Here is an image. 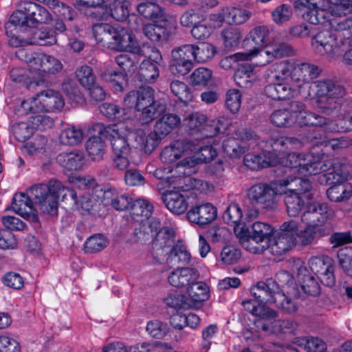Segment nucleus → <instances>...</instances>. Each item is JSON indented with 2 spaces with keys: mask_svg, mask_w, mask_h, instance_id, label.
I'll return each instance as SVG.
<instances>
[{
  "mask_svg": "<svg viewBox=\"0 0 352 352\" xmlns=\"http://www.w3.org/2000/svg\"><path fill=\"white\" fill-rule=\"evenodd\" d=\"M329 15L332 16L352 13V0H336L334 3H329ZM336 23V30L352 32V16Z\"/></svg>",
  "mask_w": 352,
  "mask_h": 352,
  "instance_id": "nucleus-28",
  "label": "nucleus"
},
{
  "mask_svg": "<svg viewBox=\"0 0 352 352\" xmlns=\"http://www.w3.org/2000/svg\"><path fill=\"white\" fill-rule=\"evenodd\" d=\"M161 226L160 221L156 217H148V221H145L139 227H135L134 234L138 239L145 241L148 236L153 232L157 231Z\"/></svg>",
  "mask_w": 352,
  "mask_h": 352,
  "instance_id": "nucleus-47",
  "label": "nucleus"
},
{
  "mask_svg": "<svg viewBox=\"0 0 352 352\" xmlns=\"http://www.w3.org/2000/svg\"><path fill=\"white\" fill-rule=\"evenodd\" d=\"M102 193L106 204H109L117 210H126L131 205L132 199L129 196L125 194L118 195L115 190H107Z\"/></svg>",
  "mask_w": 352,
  "mask_h": 352,
  "instance_id": "nucleus-42",
  "label": "nucleus"
},
{
  "mask_svg": "<svg viewBox=\"0 0 352 352\" xmlns=\"http://www.w3.org/2000/svg\"><path fill=\"white\" fill-rule=\"evenodd\" d=\"M223 44L228 50L237 47L242 39L241 30L236 27H228L221 32Z\"/></svg>",
  "mask_w": 352,
  "mask_h": 352,
  "instance_id": "nucleus-50",
  "label": "nucleus"
},
{
  "mask_svg": "<svg viewBox=\"0 0 352 352\" xmlns=\"http://www.w3.org/2000/svg\"><path fill=\"white\" fill-rule=\"evenodd\" d=\"M334 215V210L327 204L308 202L300 216L303 226L299 223L301 242L314 244L317 238L322 236V229L320 227L325 225Z\"/></svg>",
  "mask_w": 352,
  "mask_h": 352,
  "instance_id": "nucleus-6",
  "label": "nucleus"
},
{
  "mask_svg": "<svg viewBox=\"0 0 352 352\" xmlns=\"http://www.w3.org/2000/svg\"><path fill=\"white\" fill-rule=\"evenodd\" d=\"M30 118L31 123L21 122L12 126V133L19 142H24L30 138L35 129H45L52 127L54 124L53 120L45 115L33 114Z\"/></svg>",
  "mask_w": 352,
  "mask_h": 352,
  "instance_id": "nucleus-18",
  "label": "nucleus"
},
{
  "mask_svg": "<svg viewBox=\"0 0 352 352\" xmlns=\"http://www.w3.org/2000/svg\"><path fill=\"white\" fill-rule=\"evenodd\" d=\"M109 47L118 51H128L138 54L143 50V46L140 47L131 34L123 28H115Z\"/></svg>",
  "mask_w": 352,
  "mask_h": 352,
  "instance_id": "nucleus-24",
  "label": "nucleus"
},
{
  "mask_svg": "<svg viewBox=\"0 0 352 352\" xmlns=\"http://www.w3.org/2000/svg\"><path fill=\"white\" fill-rule=\"evenodd\" d=\"M65 105L63 95L56 89H43L36 97L21 102V114L32 113L43 115L46 112L60 111Z\"/></svg>",
  "mask_w": 352,
  "mask_h": 352,
  "instance_id": "nucleus-11",
  "label": "nucleus"
},
{
  "mask_svg": "<svg viewBox=\"0 0 352 352\" xmlns=\"http://www.w3.org/2000/svg\"><path fill=\"white\" fill-rule=\"evenodd\" d=\"M37 185L30 188L28 190V195L24 192L16 193L12 201V209L18 214L25 219H36V212L39 210L41 212L47 213L42 211L36 203L34 197L31 195L30 190ZM49 214H50L49 213Z\"/></svg>",
  "mask_w": 352,
  "mask_h": 352,
  "instance_id": "nucleus-21",
  "label": "nucleus"
},
{
  "mask_svg": "<svg viewBox=\"0 0 352 352\" xmlns=\"http://www.w3.org/2000/svg\"><path fill=\"white\" fill-rule=\"evenodd\" d=\"M195 142L197 149L191 152L192 155L184 157L182 161L177 164L178 172L182 174H188L195 170H190L195 166L201 162H208L214 159L217 155V151L212 146H200L199 141Z\"/></svg>",
  "mask_w": 352,
  "mask_h": 352,
  "instance_id": "nucleus-20",
  "label": "nucleus"
},
{
  "mask_svg": "<svg viewBox=\"0 0 352 352\" xmlns=\"http://www.w3.org/2000/svg\"><path fill=\"white\" fill-rule=\"evenodd\" d=\"M137 11L144 18L155 23L166 21V18H168L160 6L151 1H146L138 4Z\"/></svg>",
  "mask_w": 352,
  "mask_h": 352,
  "instance_id": "nucleus-33",
  "label": "nucleus"
},
{
  "mask_svg": "<svg viewBox=\"0 0 352 352\" xmlns=\"http://www.w3.org/2000/svg\"><path fill=\"white\" fill-rule=\"evenodd\" d=\"M269 30L266 26H257L252 29L249 33V37L245 41L252 43L253 49L261 50L268 39Z\"/></svg>",
  "mask_w": 352,
  "mask_h": 352,
  "instance_id": "nucleus-56",
  "label": "nucleus"
},
{
  "mask_svg": "<svg viewBox=\"0 0 352 352\" xmlns=\"http://www.w3.org/2000/svg\"><path fill=\"white\" fill-rule=\"evenodd\" d=\"M140 57L144 58L140 65L137 78L142 83L151 84L159 76L158 65L162 59V56L158 50L153 47L143 46V50L139 54Z\"/></svg>",
  "mask_w": 352,
  "mask_h": 352,
  "instance_id": "nucleus-16",
  "label": "nucleus"
},
{
  "mask_svg": "<svg viewBox=\"0 0 352 352\" xmlns=\"http://www.w3.org/2000/svg\"><path fill=\"white\" fill-rule=\"evenodd\" d=\"M329 2L325 0H296L295 7L305 11L304 18L312 24H324L330 22L333 27L335 23L329 19Z\"/></svg>",
  "mask_w": 352,
  "mask_h": 352,
  "instance_id": "nucleus-17",
  "label": "nucleus"
},
{
  "mask_svg": "<svg viewBox=\"0 0 352 352\" xmlns=\"http://www.w3.org/2000/svg\"><path fill=\"white\" fill-rule=\"evenodd\" d=\"M168 258L180 265H188L192 261V257L186 245L181 241L173 245L169 252Z\"/></svg>",
  "mask_w": 352,
  "mask_h": 352,
  "instance_id": "nucleus-44",
  "label": "nucleus"
},
{
  "mask_svg": "<svg viewBox=\"0 0 352 352\" xmlns=\"http://www.w3.org/2000/svg\"><path fill=\"white\" fill-rule=\"evenodd\" d=\"M342 182L343 181L334 183L335 185L327 190V195L331 201L336 202L344 201L352 196V186L349 184H342Z\"/></svg>",
  "mask_w": 352,
  "mask_h": 352,
  "instance_id": "nucleus-43",
  "label": "nucleus"
},
{
  "mask_svg": "<svg viewBox=\"0 0 352 352\" xmlns=\"http://www.w3.org/2000/svg\"><path fill=\"white\" fill-rule=\"evenodd\" d=\"M33 44L40 45H51L56 42V36L52 31L46 29L36 31L30 37Z\"/></svg>",
  "mask_w": 352,
  "mask_h": 352,
  "instance_id": "nucleus-63",
  "label": "nucleus"
},
{
  "mask_svg": "<svg viewBox=\"0 0 352 352\" xmlns=\"http://www.w3.org/2000/svg\"><path fill=\"white\" fill-rule=\"evenodd\" d=\"M155 125V130L162 138L169 134L181 122L180 118L172 113L162 114Z\"/></svg>",
  "mask_w": 352,
  "mask_h": 352,
  "instance_id": "nucleus-41",
  "label": "nucleus"
},
{
  "mask_svg": "<svg viewBox=\"0 0 352 352\" xmlns=\"http://www.w3.org/2000/svg\"><path fill=\"white\" fill-rule=\"evenodd\" d=\"M296 118L300 125L322 126L327 124L325 118L306 111H300Z\"/></svg>",
  "mask_w": 352,
  "mask_h": 352,
  "instance_id": "nucleus-60",
  "label": "nucleus"
},
{
  "mask_svg": "<svg viewBox=\"0 0 352 352\" xmlns=\"http://www.w3.org/2000/svg\"><path fill=\"white\" fill-rule=\"evenodd\" d=\"M162 138L155 130L148 134L144 131L138 130L136 132L135 142L145 153H151L157 148Z\"/></svg>",
  "mask_w": 352,
  "mask_h": 352,
  "instance_id": "nucleus-38",
  "label": "nucleus"
},
{
  "mask_svg": "<svg viewBox=\"0 0 352 352\" xmlns=\"http://www.w3.org/2000/svg\"><path fill=\"white\" fill-rule=\"evenodd\" d=\"M321 69L306 62L283 60L272 65L267 70L265 80L268 86H286L292 84L298 88L311 87L314 83L317 88H333L335 81L330 78L315 80L320 74Z\"/></svg>",
  "mask_w": 352,
  "mask_h": 352,
  "instance_id": "nucleus-3",
  "label": "nucleus"
},
{
  "mask_svg": "<svg viewBox=\"0 0 352 352\" xmlns=\"http://www.w3.org/2000/svg\"><path fill=\"white\" fill-rule=\"evenodd\" d=\"M133 128L129 124H118L109 125L105 131L111 142L113 154H131V148L127 141V136Z\"/></svg>",
  "mask_w": 352,
  "mask_h": 352,
  "instance_id": "nucleus-19",
  "label": "nucleus"
},
{
  "mask_svg": "<svg viewBox=\"0 0 352 352\" xmlns=\"http://www.w3.org/2000/svg\"><path fill=\"white\" fill-rule=\"evenodd\" d=\"M284 180L292 184L283 188L287 212L290 217H296L306 207L305 199L309 196L306 193L311 190L312 184L309 179L300 177H287Z\"/></svg>",
  "mask_w": 352,
  "mask_h": 352,
  "instance_id": "nucleus-9",
  "label": "nucleus"
},
{
  "mask_svg": "<svg viewBox=\"0 0 352 352\" xmlns=\"http://www.w3.org/2000/svg\"><path fill=\"white\" fill-rule=\"evenodd\" d=\"M313 50L330 60L342 56L343 61L352 65V32L336 30V32L322 30L311 38Z\"/></svg>",
  "mask_w": 352,
  "mask_h": 352,
  "instance_id": "nucleus-5",
  "label": "nucleus"
},
{
  "mask_svg": "<svg viewBox=\"0 0 352 352\" xmlns=\"http://www.w3.org/2000/svg\"><path fill=\"white\" fill-rule=\"evenodd\" d=\"M175 240V232L172 228H163L160 229L153 241L155 248L164 249L173 246Z\"/></svg>",
  "mask_w": 352,
  "mask_h": 352,
  "instance_id": "nucleus-52",
  "label": "nucleus"
},
{
  "mask_svg": "<svg viewBox=\"0 0 352 352\" xmlns=\"http://www.w3.org/2000/svg\"><path fill=\"white\" fill-rule=\"evenodd\" d=\"M223 149L230 157H239L245 153V144L241 140L228 138L223 141Z\"/></svg>",
  "mask_w": 352,
  "mask_h": 352,
  "instance_id": "nucleus-58",
  "label": "nucleus"
},
{
  "mask_svg": "<svg viewBox=\"0 0 352 352\" xmlns=\"http://www.w3.org/2000/svg\"><path fill=\"white\" fill-rule=\"evenodd\" d=\"M254 300H247L243 301L242 304L245 309L250 311L252 315L258 316L265 320H271L276 317L277 313L272 309L266 307L265 302L258 300L254 297Z\"/></svg>",
  "mask_w": 352,
  "mask_h": 352,
  "instance_id": "nucleus-36",
  "label": "nucleus"
},
{
  "mask_svg": "<svg viewBox=\"0 0 352 352\" xmlns=\"http://www.w3.org/2000/svg\"><path fill=\"white\" fill-rule=\"evenodd\" d=\"M105 143L100 136H92L86 142V150L94 160H100L105 153Z\"/></svg>",
  "mask_w": 352,
  "mask_h": 352,
  "instance_id": "nucleus-51",
  "label": "nucleus"
},
{
  "mask_svg": "<svg viewBox=\"0 0 352 352\" xmlns=\"http://www.w3.org/2000/svg\"><path fill=\"white\" fill-rule=\"evenodd\" d=\"M115 28L107 23H98L93 26V34L98 43L110 45Z\"/></svg>",
  "mask_w": 352,
  "mask_h": 352,
  "instance_id": "nucleus-57",
  "label": "nucleus"
},
{
  "mask_svg": "<svg viewBox=\"0 0 352 352\" xmlns=\"http://www.w3.org/2000/svg\"><path fill=\"white\" fill-rule=\"evenodd\" d=\"M50 20L48 11L41 6L30 1H21L18 10L11 15L10 21L16 26L29 28Z\"/></svg>",
  "mask_w": 352,
  "mask_h": 352,
  "instance_id": "nucleus-12",
  "label": "nucleus"
},
{
  "mask_svg": "<svg viewBox=\"0 0 352 352\" xmlns=\"http://www.w3.org/2000/svg\"><path fill=\"white\" fill-rule=\"evenodd\" d=\"M16 56L28 63L31 70L43 72V53L20 49L16 52Z\"/></svg>",
  "mask_w": 352,
  "mask_h": 352,
  "instance_id": "nucleus-45",
  "label": "nucleus"
},
{
  "mask_svg": "<svg viewBox=\"0 0 352 352\" xmlns=\"http://www.w3.org/2000/svg\"><path fill=\"white\" fill-rule=\"evenodd\" d=\"M283 157L278 156L274 152L263 153L261 154L249 153L245 156V165L252 170H259L261 168L281 164L280 162Z\"/></svg>",
  "mask_w": 352,
  "mask_h": 352,
  "instance_id": "nucleus-27",
  "label": "nucleus"
},
{
  "mask_svg": "<svg viewBox=\"0 0 352 352\" xmlns=\"http://www.w3.org/2000/svg\"><path fill=\"white\" fill-rule=\"evenodd\" d=\"M291 184L280 179L271 184H258L253 186L249 191L250 199L264 208H273L276 206V196L283 194V188Z\"/></svg>",
  "mask_w": 352,
  "mask_h": 352,
  "instance_id": "nucleus-15",
  "label": "nucleus"
},
{
  "mask_svg": "<svg viewBox=\"0 0 352 352\" xmlns=\"http://www.w3.org/2000/svg\"><path fill=\"white\" fill-rule=\"evenodd\" d=\"M124 103L141 111L140 118L143 124H148L165 113L166 104L154 100L152 89H133L124 98Z\"/></svg>",
  "mask_w": 352,
  "mask_h": 352,
  "instance_id": "nucleus-8",
  "label": "nucleus"
},
{
  "mask_svg": "<svg viewBox=\"0 0 352 352\" xmlns=\"http://www.w3.org/2000/svg\"><path fill=\"white\" fill-rule=\"evenodd\" d=\"M72 188H69L57 179H51L47 184H40L30 190L39 208L55 215L58 212V200L72 202L76 209L90 210L98 201L102 191L98 189L95 179L89 175L68 177Z\"/></svg>",
  "mask_w": 352,
  "mask_h": 352,
  "instance_id": "nucleus-1",
  "label": "nucleus"
},
{
  "mask_svg": "<svg viewBox=\"0 0 352 352\" xmlns=\"http://www.w3.org/2000/svg\"><path fill=\"white\" fill-rule=\"evenodd\" d=\"M234 79L240 88H248L255 85L258 78L251 65H245L236 71Z\"/></svg>",
  "mask_w": 352,
  "mask_h": 352,
  "instance_id": "nucleus-40",
  "label": "nucleus"
},
{
  "mask_svg": "<svg viewBox=\"0 0 352 352\" xmlns=\"http://www.w3.org/2000/svg\"><path fill=\"white\" fill-rule=\"evenodd\" d=\"M190 82L192 86H202L214 85V78L212 71L206 67H200L195 69L189 76Z\"/></svg>",
  "mask_w": 352,
  "mask_h": 352,
  "instance_id": "nucleus-46",
  "label": "nucleus"
},
{
  "mask_svg": "<svg viewBox=\"0 0 352 352\" xmlns=\"http://www.w3.org/2000/svg\"><path fill=\"white\" fill-rule=\"evenodd\" d=\"M234 233L239 239L241 245L248 252L255 250L253 248L251 237L252 231L250 232L248 226L244 222H239L234 225Z\"/></svg>",
  "mask_w": 352,
  "mask_h": 352,
  "instance_id": "nucleus-53",
  "label": "nucleus"
},
{
  "mask_svg": "<svg viewBox=\"0 0 352 352\" xmlns=\"http://www.w3.org/2000/svg\"><path fill=\"white\" fill-rule=\"evenodd\" d=\"M299 221L296 219L285 221L279 230L274 234L267 245V250L275 256H281L291 250L296 245L305 247L311 243L301 242Z\"/></svg>",
  "mask_w": 352,
  "mask_h": 352,
  "instance_id": "nucleus-7",
  "label": "nucleus"
},
{
  "mask_svg": "<svg viewBox=\"0 0 352 352\" xmlns=\"http://www.w3.org/2000/svg\"><path fill=\"white\" fill-rule=\"evenodd\" d=\"M188 301L191 308H199L202 302L207 300L210 296V289L208 285L198 280L190 284L187 288Z\"/></svg>",
  "mask_w": 352,
  "mask_h": 352,
  "instance_id": "nucleus-32",
  "label": "nucleus"
},
{
  "mask_svg": "<svg viewBox=\"0 0 352 352\" xmlns=\"http://www.w3.org/2000/svg\"><path fill=\"white\" fill-rule=\"evenodd\" d=\"M314 97L311 98L313 102L318 104L319 109L322 111L327 112L329 109L336 108V104L338 103V99L333 96L336 94L337 89H314Z\"/></svg>",
  "mask_w": 352,
  "mask_h": 352,
  "instance_id": "nucleus-37",
  "label": "nucleus"
},
{
  "mask_svg": "<svg viewBox=\"0 0 352 352\" xmlns=\"http://www.w3.org/2000/svg\"><path fill=\"white\" fill-rule=\"evenodd\" d=\"M109 243L107 239L102 234H97L89 236L85 242L84 247L87 253H96L104 249Z\"/></svg>",
  "mask_w": 352,
  "mask_h": 352,
  "instance_id": "nucleus-59",
  "label": "nucleus"
},
{
  "mask_svg": "<svg viewBox=\"0 0 352 352\" xmlns=\"http://www.w3.org/2000/svg\"><path fill=\"white\" fill-rule=\"evenodd\" d=\"M252 295L258 300L270 305L287 313L297 311L296 300L300 292L293 276L287 272L281 271L276 274V280L272 278L258 282L251 287Z\"/></svg>",
  "mask_w": 352,
  "mask_h": 352,
  "instance_id": "nucleus-4",
  "label": "nucleus"
},
{
  "mask_svg": "<svg viewBox=\"0 0 352 352\" xmlns=\"http://www.w3.org/2000/svg\"><path fill=\"white\" fill-rule=\"evenodd\" d=\"M178 170L176 165L174 170L175 178L173 181V184L175 183L177 184V186H175V188H183V190L186 191L194 189L204 193L213 191L214 186L212 184L199 179L184 176L188 175V173H179Z\"/></svg>",
  "mask_w": 352,
  "mask_h": 352,
  "instance_id": "nucleus-25",
  "label": "nucleus"
},
{
  "mask_svg": "<svg viewBox=\"0 0 352 352\" xmlns=\"http://www.w3.org/2000/svg\"><path fill=\"white\" fill-rule=\"evenodd\" d=\"M169 23L168 18L166 21H157V23H148L143 26L144 35L153 42H158L168 36L167 26Z\"/></svg>",
  "mask_w": 352,
  "mask_h": 352,
  "instance_id": "nucleus-39",
  "label": "nucleus"
},
{
  "mask_svg": "<svg viewBox=\"0 0 352 352\" xmlns=\"http://www.w3.org/2000/svg\"><path fill=\"white\" fill-rule=\"evenodd\" d=\"M199 272L192 267H178L173 270L168 277L169 283L175 287L186 289L199 279Z\"/></svg>",
  "mask_w": 352,
  "mask_h": 352,
  "instance_id": "nucleus-29",
  "label": "nucleus"
},
{
  "mask_svg": "<svg viewBox=\"0 0 352 352\" xmlns=\"http://www.w3.org/2000/svg\"><path fill=\"white\" fill-rule=\"evenodd\" d=\"M217 216L216 208L210 203L195 206L187 213L189 221L201 226L210 223Z\"/></svg>",
  "mask_w": 352,
  "mask_h": 352,
  "instance_id": "nucleus-26",
  "label": "nucleus"
},
{
  "mask_svg": "<svg viewBox=\"0 0 352 352\" xmlns=\"http://www.w3.org/2000/svg\"><path fill=\"white\" fill-rule=\"evenodd\" d=\"M82 139V131L74 126L65 128L59 135L60 142L65 145H77L81 142Z\"/></svg>",
  "mask_w": 352,
  "mask_h": 352,
  "instance_id": "nucleus-55",
  "label": "nucleus"
},
{
  "mask_svg": "<svg viewBox=\"0 0 352 352\" xmlns=\"http://www.w3.org/2000/svg\"><path fill=\"white\" fill-rule=\"evenodd\" d=\"M226 121L225 117L208 121L206 115L196 112L190 114L184 120V124L195 140L201 141L216 135Z\"/></svg>",
  "mask_w": 352,
  "mask_h": 352,
  "instance_id": "nucleus-13",
  "label": "nucleus"
},
{
  "mask_svg": "<svg viewBox=\"0 0 352 352\" xmlns=\"http://www.w3.org/2000/svg\"><path fill=\"white\" fill-rule=\"evenodd\" d=\"M307 271L305 267H300L298 272V278L301 281V287L305 293L316 296L320 294V285L311 274H304L303 272Z\"/></svg>",
  "mask_w": 352,
  "mask_h": 352,
  "instance_id": "nucleus-54",
  "label": "nucleus"
},
{
  "mask_svg": "<svg viewBox=\"0 0 352 352\" xmlns=\"http://www.w3.org/2000/svg\"><path fill=\"white\" fill-rule=\"evenodd\" d=\"M128 0H106L104 8L109 16L117 21H124L129 16Z\"/></svg>",
  "mask_w": 352,
  "mask_h": 352,
  "instance_id": "nucleus-35",
  "label": "nucleus"
},
{
  "mask_svg": "<svg viewBox=\"0 0 352 352\" xmlns=\"http://www.w3.org/2000/svg\"><path fill=\"white\" fill-rule=\"evenodd\" d=\"M305 144L304 140H300L295 138L280 137L278 138H273L270 144L273 147L274 151H279V152L287 150H298L302 148Z\"/></svg>",
  "mask_w": 352,
  "mask_h": 352,
  "instance_id": "nucleus-48",
  "label": "nucleus"
},
{
  "mask_svg": "<svg viewBox=\"0 0 352 352\" xmlns=\"http://www.w3.org/2000/svg\"><path fill=\"white\" fill-rule=\"evenodd\" d=\"M196 149L195 142L191 140H175L163 148L160 160L164 164H171L183 156L191 155Z\"/></svg>",
  "mask_w": 352,
  "mask_h": 352,
  "instance_id": "nucleus-22",
  "label": "nucleus"
},
{
  "mask_svg": "<svg viewBox=\"0 0 352 352\" xmlns=\"http://www.w3.org/2000/svg\"><path fill=\"white\" fill-rule=\"evenodd\" d=\"M58 164L68 171L79 170L85 165V156L80 151L61 153L56 157Z\"/></svg>",
  "mask_w": 352,
  "mask_h": 352,
  "instance_id": "nucleus-31",
  "label": "nucleus"
},
{
  "mask_svg": "<svg viewBox=\"0 0 352 352\" xmlns=\"http://www.w3.org/2000/svg\"><path fill=\"white\" fill-rule=\"evenodd\" d=\"M293 50L290 46L283 43L268 45L265 49H252L248 52H238L234 55L237 61L252 60L256 58L257 66L266 65L276 58L292 54Z\"/></svg>",
  "mask_w": 352,
  "mask_h": 352,
  "instance_id": "nucleus-14",
  "label": "nucleus"
},
{
  "mask_svg": "<svg viewBox=\"0 0 352 352\" xmlns=\"http://www.w3.org/2000/svg\"><path fill=\"white\" fill-rule=\"evenodd\" d=\"M301 177L316 175L321 184L341 182L350 177L348 165L340 159H328L324 155L314 153H291L280 162Z\"/></svg>",
  "mask_w": 352,
  "mask_h": 352,
  "instance_id": "nucleus-2",
  "label": "nucleus"
},
{
  "mask_svg": "<svg viewBox=\"0 0 352 352\" xmlns=\"http://www.w3.org/2000/svg\"><path fill=\"white\" fill-rule=\"evenodd\" d=\"M157 168L154 172V175L164 181L167 184L168 189L162 194V199L166 205V207L173 213L181 214L184 213L188 208V197L186 195V190L183 188H175L177 184L173 183L175 180V173L170 176L168 173H172L174 169Z\"/></svg>",
  "mask_w": 352,
  "mask_h": 352,
  "instance_id": "nucleus-10",
  "label": "nucleus"
},
{
  "mask_svg": "<svg viewBox=\"0 0 352 352\" xmlns=\"http://www.w3.org/2000/svg\"><path fill=\"white\" fill-rule=\"evenodd\" d=\"M226 13L228 17L231 18V21L236 25L245 23L252 16L249 10L238 7L226 8Z\"/></svg>",
  "mask_w": 352,
  "mask_h": 352,
  "instance_id": "nucleus-62",
  "label": "nucleus"
},
{
  "mask_svg": "<svg viewBox=\"0 0 352 352\" xmlns=\"http://www.w3.org/2000/svg\"><path fill=\"white\" fill-rule=\"evenodd\" d=\"M76 78L79 84L84 88H89L94 86L96 81L92 69L87 65L81 66L76 70Z\"/></svg>",
  "mask_w": 352,
  "mask_h": 352,
  "instance_id": "nucleus-61",
  "label": "nucleus"
},
{
  "mask_svg": "<svg viewBox=\"0 0 352 352\" xmlns=\"http://www.w3.org/2000/svg\"><path fill=\"white\" fill-rule=\"evenodd\" d=\"M153 207L152 204L146 199H137L134 200L131 205L130 215L137 225L135 227H139L145 221H148L153 212Z\"/></svg>",
  "mask_w": 352,
  "mask_h": 352,
  "instance_id": "nucleus-34",
  "label": "nucleus"
},
{
  "mask_svg": "<svg viewBox=\"0 0 352 352\" xmlns=\"http://www.w3.org/2000/svg\"><path fill=\"white\" fill-rule=\"evenodd\" d=\"M194 60L197 63H205L212 59L217 53L214 45L210 43L193 45Z\"/></svg>",
  "mask_w": 352,
  "mask_h": 352,
  "instance_id": "nucleus-49",
  "label": "nucleus"
},
{
  "mask_svg": "<svg viewBox=\"0 0 352 352\" xmlns=\"http://www.w3.org/2000/svg\"><path fill=\"white\" fill-rule=\"evenodd\" d=\"M241 257V252L233 245H226L223 248L219 261L225 265H232L236 263Z\"/></svg>",
  "mask_w": 352,
  "mask_h": 352,
  "instance_id": "nucleus-64",
  "label": "nucleus"
},
{
  "mask_svg": "<svg viewBox=\"0 0 352 352\" xmlns=\"http://www.w3.org/2000/svg\"><path fill=\"white\" fill-rule=\"evenodd\" d=\"M101 113L111 120H115L118 124H129L128 122L134 117V110L128 106L127 108L121 109L113 104L104 103L99 107Z\"/></svg>",
  "mask_w": 352,
  "mask_h": 352,
  "instance_id": "nucleus-30",
  "label": "nucleus"
},
{
  "mask_svg": "<svg viewBox=\"0 0 352 352\" xmlns=\"http://www.w3.org/2000/svg\"><path fill=\"white\" fill-rule=\"evenodd\" d=\"M274 229L268 223L256 221L252 225V243L255 250L252 253L261 254L267 250V245L271 239Z\"/></svg>",
  "mask_w": 352,
  "mask_h": 352,
  "instance_id": "nucleus-23",
  "label": "nucleus"
}]
</instances>
